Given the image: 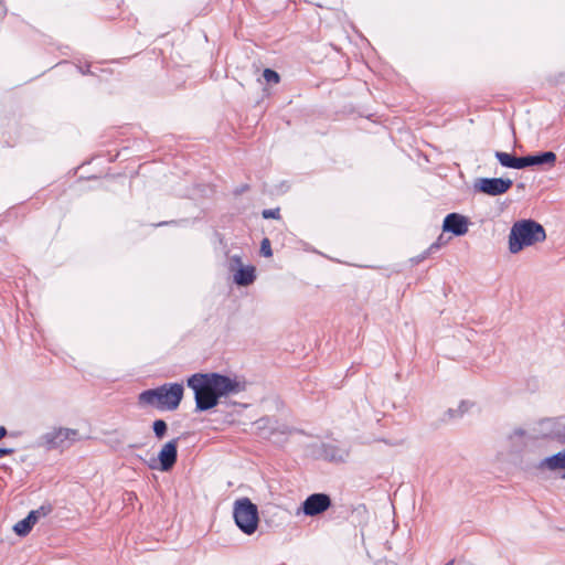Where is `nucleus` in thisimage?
Here are the masks:
<instances>
[{
  "label": "nucleus",
  "mask_w": 565,
  "mask_h": 565,
  "mask_svg": "<svg viewBox=\"0 0 565 565\" xmlns=\"http://www.w3.org/2000/svg\"><path fill=\"white\" fill-rule=\"evenodd\" d=\"M244 267L242 257L239 255H233L228 258V269L234 274L237 268Z\"/></svg>",
  "instance_id": "nucleus-18"
},
{
  "label": "nucleus",
  "mask_w": 565,
  "mask_h": 565,
  "mask_svg": "<svg viewBox=\"0 0 565 565\" xmlns=\"http://www.w3.org/2000/svg\"><path fill=\"white\" fill-rule=\"evenodd\" d=\"M78 437V431L71 428H58L46 434V441L54 448H63L75 441Z\"/></svg>",
  "instance_id": "nucleus-9"
},
{
  "label": "nucleus",
  "mask_w": 565,
  "mask_h": 565,
  "mask_svg": "<svg viewBox=\"0 0 565 565\" xmlns=\"http://www.w3.org/2000/svg\"><path fill=\"white\" fill-rule=\"evenodd\" d=\"M510 438L524 440L547 439L565 445V424L559 418H544L539 420L530 431L515 429Z\"/></svg>",
  "instance_id": "nucleus-4"
},
{
  "label": "nucleus",
  "mask_w": 565,
  "mask_h": 565,
  "mask_svg": "<svg viewBox=\"0 0 565 565\" xmlns=\"http://www.w3.org/2000/svg\"><path fill=\"white\" fill-rule=\"evenodd\" d=\"M186 384L194 392L199 412L215 407L222 396L245 390L244 383L218 373H195L188 379Z\"/></svg>",
  "instance_id": "nucleus-1"
},
{
  "label": "nucleus",
  "mask_w": 565,
  "mask_h": 565,
  "mask_svg": "<svg viewBox=\"0 0 565 565\" xmlns=\"http://www.w3.org/2000/svg\"><path fill=\"white\" fill-rule=\"evenodd\" d=\"M264 218H279V209H269L262 212Z\"/></svg>",
  "instance_id": "nucleus-23"
},
{
  "label": "nucleus",
  "mask_w": 565,
  "mask_h": 565,
  "mask_svg": "<svg viewBox=\"0 0 565 565\" xmlns=\"http://www.w3.org/2000/svg\"><path fill=\"white\" fill-rule=\"evenodd\" d=\"M556 161V154L552 151L541 152L533 156H525L520 158V169L532 166L551 164Z\"/></svg>",
  "instance_id": "nucleus-11"
},
{
  "label": "nucleus",
  "mask_w": 565,
  "mask_h": 565,
  "mask_svg": "<svg viewBox=\"0 0 565 565\" xmlns=\"http://www.w3.org/2000/svg\"><path fill=\"white\" fill-rule=\"evenodd\" d=\"M260 253L265 257H270L273 255L270 242L268 238H264L260 244Z\"/></svg>",
  "instance_id": "nucleus-22"
},
{
  "label": "nucleus",
  "mask_w": 565,
  "mask_h": 565,
  "mask_svg": "<svg viewBox=\"0 0 565 565\" xmlns=\"http://www.w3.org/2000/svg\"><path fill=\"white\" fill-rule=\"evenodd\" d=\"M562 478L565 479V472L563 473Z\"/></svg>",
  "instance_id": "nucleus-27"
},
{
  "label": "nucleus",
  "mask_w": 565,
  "mask_h": 565,
  "mask_svg": "<svg viewBox=\"0 0 565 565\" xmlns=\"http://www.w3.org/2000/svg\"><path fill=\"white\" fill-rule=\"evenodd\" d=\"M546 239L544 227L533 220H520L513 223L509 234V250L518 254L523 248Z\"/></svg>",
  "instance_id": "nucleus-3"
},
{
  "label": "nucleus",
  "mask_w": 565,
  "mask_h": 565,
  "mask_svg": "<svg viewBox=\"0 0 565 565\" xmlns=\"http://www.w3.org/2000/svg\"><path fill=\"white\" fill-rule=\"evenodd\" d=\"M236 525L247 535L253 534L258 525V510L248 498L235 501L233 509Z\"/></svg>",
  "instance_id": "nucleus-5"
},
{
  "label": "nucleus",
  "mask_w": 565,
  "mask_h": 565,
  "mask_svg": "<svg viewBox=\"0 0 565 565\" xmlns=\"http://www.w3.org/2000/svg\"><path fill=\"white\" fill-rule=\"evenodd\" d=\"M178 458V439L174 438L166 443L158 454L157 459L149 462L151 469H160L161 471H169L173 468Z\"/></svg>",
  "instance_id": "nucleus-6"
},
{
  "label": "nucleus",
  "mask_w": 565,
  "mask_h": 565,
  "mask_svg": "<svg viewBox=\"0 0 565 565\" xmlns=\"http://www.w3.org/2000/svg\"><path fill=\"white\" fill-rule=\"evenodd\" d=\"M52 512V507L50 504H43L36 510H32L31 513L34 514L36 521L41 518L49 515Z\"/></svg>",
  "instance_id": "nucleus-19"
},
{
  "label": "nucleus",
  "mask_w": 565,
  "mask_h": 565,
  "mask_svg": "<svg viewBox=\"0 0 565 565\" xmlns=\"http://www.w3.org/2000/svg\"><path fill=\"white\" fill-rule=\"evenodd\" d=\"M12 449H9V448H0V459L3 458L4 456L7 455H10L12 454Z\"/></svg>",
  "instance_id": "nucleus-24"
},
{
  "label": "nucleus",
  "mask_w": 565,
  "mask_h": 565,
  "mask_svg": "<svg viewBox=\"0 0 565 565\" xmlns=\"http://www.w3.org/2000/svg\"><path fill=\"white\" fill-rule=\"evenodd\" d=\"M541 469H547L550 471L565 469V449L561 450L550 457L544 458L539 466Z\"/></svg>",
  "instance_id": "nucleus-12"
},
{
  "label": "nucleus",
  "mask_w": 565,
  "mask_h": 565,
  "mask_svg": "<svg viewBox=\"0 0 565 565\" xmlns=\"http://www.w3.org/2000/svg\"><path fill=\"white\" fill-rule=\"evenodd\" d=\"M438 241H440V238ZM440 245H441V242H436V243L430 245L429 250H433L435 248H439Z\"/></svg>",
  "instance_id": "nucleus-25"
},
{
  "label": "nucleus",
  "mask_w": 565,
  "mask_h": 565,
  "mask_svg": "<svg viewBox=\"0 0 565 565\" xmlns=\"http://www.w3.org/2000/svg\"><path fill=\"white\" fill-rule=\"evenodd\" d=\"M36 519L34 518V514H32L31 512L28 514L26 518H24L23 520L19 521L18 523H15V525L13 526V531L20 535V536H24L26 534L30 533V531L32 530L33 525L36 523Z\"/></svg>",
  "instance_id": "nucleus-14"
},
{
  "label": "nucleus",
  "mask_w": 565,
  "mask_h": 565,
  "mask_svg": "<svg viewBox=\"0 0 565 565\" xmlns=\"http://www.w3.org/2000/svg\"><path fill=\"white\" fill-rule=\"evenodd\" d=\"M256 278L254 266H244L237 268L236 273L233 274V280L238 286H248L254 282Z\"/></svg>",
  "instance_id": "nucleus-13"
},
{
  "label": "nucleus",
  "mask_w": 565,
  "mask_h": 565,
  "mask_svg": "<svg viewBox=\"0 0 565 565\" xmlns=\"http://www.w3.org/2000/svg\"><path fill=\"white\" fill-rule=\"evenodd\" d=\"M468 411V404L466 402H462L458 409H452L450 408L448 411V414H449V417L450 418H456V417H460L462 414H465L466 412Z\"/></svg>",
  "instance_id": "nucleus-21"
},
{
  "label": "nucleus",
  "mask_w": 565,
  "mask_h": 565,
  "mask_svg": "<svg viewBox=\"0 0 565 565\" xmlns=\"http://www.w3.org/2000/svg\"><path fill=\"white\" fill-rule=\"evenodd\" d=\"M263 76L267 83L277 84L279 82L278 73L270 68H266L263 73Z\"/></svg>",
  "instance_id": "nucleus-20"
},
{
  "label": "nucleus",
  "mask_w": 565,
  "mask_h": 565,
  "mask_svg": "<svg viewBox=\"0 0 565 565\" xmlns=\"http://www.w3.org/2000/svg\"><path fill=\"white\" fill-rule=\"evenodd\" d=\"M331 507V499L326 493L310 494L301 504L297 514L303 513L307 516H316Z\"/></svg>",
  "instance_id": "nucleus-7"
},
{
  "label": "nucleus",
  "mask_w": 565,
  "mask_h": 565,
  "mask_svg": "<svg viewBox=\"0 0 565 565\" xmlns=\"http://www.w3.org/2000/svg\"><path fill=\"white\" fill-rule=\"evenodd\" d=\"M323 456L331 461H343L347 452L333 444L323 445Z\"/></svg>",
  "instance_id": "nucleus-15"
},
{
  "label": "nucleus",
  "mask_w": 565,
  "mask_h": 565,
  "mask_svg": "<svg viewBox=\"0 0 565 565\" xmlns=\"http://www.w3.org/2000/svg\"><path fill=\"white\" fill-rule=\"evenodd\" d=\"M469 221L458 213L448 214L443 223V231L450 232L456 236H462L468 232Z\"/></svg>",
  "instance_id": "nucleus-10"
},
{
  "label": "nucleus",
  "mask_w": 565,
  "mask_h": 565,
  "mask_svg": "<svg viewBox=\"0 0 565 565\" xmlns=\"http://www.w3.org/2000/svg\"><path fill=\"white\" fill-rule=\"evenodd\" d=\"M7 435V429L0 426V439H2Z\"/></svg>",
  "instance_id": "nucleus-26"
},
{
  "label": "nucleus",
  "mask_w": 565,
  "mask_h": 565,
  "mask_svg": "<svg viewBox=\"0 0 565 565\" xmlns=\"http://www.w3.org/2000/svg\"><path fill=\"white\" fill-rule=\"evenodd\" d=\"M152 429L157 438L162 439L168 430L167 423L162 419H157L152 424Z\"/></svg>",
  "instance_id": "nucleus-17"
},
{
  "label": "nucleus",
  "mask_w": 565,
  "mask_h": 565,
  "mask_svg": "<svg viewBox=\"0 0 565 565\" xmlns=\"http://www.w3.org/2000/svg\"><path fill=\"white\" fill-rule=\"evenodd\" d=\"M511 179L503 178H481L475 183V189L488 195H500L505 193L512 186Z\"/></svg>",
  "instance_id": "nucleus-8"
},
{
  "label": "nucleus",
  "mask_w": 565,
  "mask_h": 565,
  "mask_svg": "<svg viewBox=\"0 0 565 565\" xmlns=\"http://www.w3.org/2000/svg\"><path fill=\"white\" fill-rule=\"evenodd\" d=\"M494 156L501 166L505 168L520 169V158L502 151H495Z\"/></svg>",
  "instance_id": "nucleus-16"
},
{
  "label": "nucleus",
  "mask_w": 565,
  "mask_h": 565,
  "mask_svg": "<svg viewBox=\"0 0 565 565\" xmlns=\"http://www.w3.org/2000/svg\"><path fill=\"white\" fill-rule=\"evenodd\" d=\"M183 393L182 383H166L159 387L141 392L139 403L160 411H175L183 398Z\"/></svg>",
  "instance_id": "nucleus-2"
}]
</instances>
